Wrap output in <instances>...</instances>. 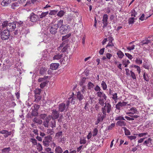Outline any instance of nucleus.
Instances as JSON below:
<instances>
[{
  "mask_svg": "<svg viewBox=\"0 0 153 153\" xmlns=\"http://www.w3.org/2000/svg\"><path fill=\"white\" fill-rule=\"evenodd\" d=\"M16 27L15 22L8 23L7 21H1V25H0V30L2 31L4 29H6L9 32L14 30Z\"/></svg>",
  "mask_w": 153,
  "mask_h": 153,
  "instance_id": "nucleus-1",
  "label": "nucleus"
},
{
  "mask_svg": "<svg viewBox=\"0 0 153 153\" xmlns=\"http://www.w3.org/2000/svg\"><path fill=\"white\" fill-rule=\"evenodd\" d=\"M101 111L102 114L101 113H100L97 115V120L96 121L95 124L98 125L100 122L103 121V119L106 117V114L104 108H102Z\"/></svg>",
  "mask_w": 153,
  "mask_h": 153,
  "instance_id": "nucleus-2",
  "label": "nucleus"
},
{
  "mask_svg": "<svg viewBox=\"0 0 153 153\" xmlns=\"http://www.w3.org/2000/svg\"><path fill=\"white\" fill-rule=\"evenodd\" d=\"M3 30V31H2L0 33L1 39L3 40L8 39L10 35V32L7 30H6V29H4Z\"/></svg>",
  "mask_w": 153,
  "mask_h": 153,
  "instance_id": "nucleus-3",
  "label": "nucleus"
},
{
  "mask_svg": "<svg viewBox=\"0 0 153 153\" xmlns=\"http://www.w3.org/2000/svg\"><path fill=\"white\" fill-rule=\"evenodd\" d=\"M66 103V105L64 103H62L59 105L58 109L59 111L63 112L68 107L70 104L69 101L68 100Z\"/></svg>",
  "mask_w": 153,
  "mask_h": 153,
  "instance_id": "nucleus-4",
  "label": "nucleus"
},
{
  "mask_svg": "<svg viewBox=\"0 0 153 153\" xmlns=\"http://www.w3.org/2000/svg\"><path fill=\"white\" fill-rule=\"evenodd\" d=\"M129 104L127 105V102H119L115 106V108L117 110H120L123 108L124 107H126V108H128L127 106L129 105Z\"/></svg>",
  "mask_w": 153,
  "mask_h": 153,
  "instance_id": "nucleus-5",
  "label": "nucleus"
},
{
  "mask_svg": "<svg viewBox=\"0 0 153 153\" xmlns=\"http://www.w3.org/2000/svg\"><path fill=\"white\" fill-rule=\"evenodd\" d=\"M68 47V44H65L64 43V42H63L58 48V51H60V50H62L61 52H64L66 51Z\"/></svg>",
  "mask_w": 153,
  "mask_h": 153,
  "instance_id": "nucleus-6",
  "label": "nucleus"
},
{
  "mask_svg": "<svg viewBox=\"0 0 153 153\" xmlns=\"http://www.w3.org/2000/svg\"><path fill=\"white\" fill-rule=\"evenodd\" d=\"M69 28L70 27L69 25L66 26L64 25L60 27V32L61 34H65L69 32Z\"/></svg>",
  "mask_w": 153,
  "mask_h": 153,
  "instance_id": "nucleus-7",
  "label": "nucleus"
},
{
  "mask_svg": "<svg viewBox=\"0 0 153 153\" xmlns=\"http://www.w3.org/2000/svg\"><path fill=\"white\" fill-rule=\"evenodd\" d=\"M58 26L55 24L51 25L50 26V31L52 34H55L57 32Z\"/></svg>",
  "mask_w": 153,
  "mask_h": 153,
  "instance_id": "nucleus-8",
  "label": "nucleus"
},
{
  "mask_svg": "<svg viewBox=\"0 0 153 153\" xmlns=\"http://www.w3.org/2000/svg\"><path fill=\"white\" fill-rule=\"evenodd\" d=\"M108 16L107 14H104L102 17V23L103 25L102 26L103 28H104L106 27L108 25Z\"/></svg>",
  "mask_w": 153,
  "mask_h": 153,
  "instance_id": "nucleus-9",
  "label": "nucleus"
},
{
  "mask_svg": "<svg viewBox=\"0 0 153 153\" xmlns=\"http://www.w3.org/2000/svg\"><path fill=\"white\" fill-rule=\"evenodd\" d=\"M51 115L52 116V120H55L59 117V113L56 109H53L52 110V115Z\"/></svg>",
  "mask_w": 153,
  "mask_h": 153,
  "instance_id": "nucleus-10",
  "label": "nucleus"
},
{
  "mask_svg": "<svg viewBox=\"0 0 153 153\" xmlns=\"http://www.w3.org/2000/svg\"><path fill=\"white\" fill-rule=\"evenodd\" d=\"M129 111L126 112V114H131L133 115L135 114H138V111L137 110V109H136L135 108L132 107L129 110H128Z\"/></svg>",
  "mask_w": 153,
  "mask_h": 153,
  "instance_id": "nucleus-11",
  "label": "nucleus"
},
{
  "mask_svg": "<svg viewBox=\"0 0 153 153\" xmlns=\"http://www.w3.org/2000/svg\"><path fill=\"white\" fill-rule=\"evenodd\" d=\"M77 99L79 101V103L81 104L82 101L85 99L84 97L80 91H78L76 94Z\"/></svg>",
  "mask_w": 153,
  "mask_h": 153,
  "instance_id": "nucleus-12",
  "label": "nucleus"
},
{
  "mask_svg": "<svg viewBox=\"0 0 153 153\" xmlns=\"http://www.w3.org/2000/svg\"><path fill=\"white\" fill-rule=\"evenodd\" d=\"M30 19L31 22H35L37 21L38 19V16L37 15L35 14L34 13H32L30 14Z\"/></svg>",
  "mask_w": 153,
  "mask_h": 153,
  "instance_id": "nucleus-13",
  "label": "nucleus"
},
{
  "mask_svg": "<svg viewBox=\"0 0 153 153\" xmlns=\"http://www.w3.org/2000/svg\"><path fill=\"white\" fill-rule=\"evenodd\" d=\"M105 105L102 108H104L105 111V114H106V109H107V112L108 113H109L111 111V104L109 103H107L105 102Z\"/></svg>",
  "mask_w": 153,
  "mask_h": 153,
  "instance_id": "nucleus-14",
  "label": "nucleus"
},
{
  "mask_svg": "<svg viewBox=\"0 0 153 153\" xmlns=\"http://www.w3.org/2000/svg\"><path fill=\"white\" fill-rule=\"evenodd\" d=\"M97 96L99 97V99H105L107 98V96L105 93L101 91L97 92L96 94Z\"/></svg>",
  "mask_w": 153,
  "mask_h": 153,
  "instance_id": "nucleus-15",
  "label": "nucleus"
},
{
  "mask_svg": "<svg viewBox=\"0 0 153 153\" xmlns=\"http://www.w3.org/2000/svg\"><path fill=\"white\" fill-rule=\"evenodd\" d=\"M129 116L130 117L127 116H126L125 117V118L128 121L133 120H134V118H136L139 117V116L137 115H129Z\"/></svg>",
  "mask_w": 153,
  "mask_h": 153,
  "instance_id": "nucleus-16",
  "label": "nucleus"
},
{
  "mask_svg": "<svg viewBox=\"0 0 153 153\" xmlns=\"http://www.w3.org/2000/svg\"><path fill=\"white\" fill-rule=\"evenodd\" d=\"M152 140L151 138H149L145 141L143 143V145L149 146L152 145Z\"/></svg>",
  "mask_w": 153,
  "mask_h": 153,
  "instance_id": "nucleus-17",
  "label": "nucleus"
},
{
  "mask_svg": "<svg viewBox=\"0 0 153 153\" xmlns=\"http://www.w3.org/2000/svg\"><path fill=\"white\" fill-rule=\"evenodd\" d=\"M59 64L57 63H52L50 66V68L52 70H56L59 66Z\"/></svg>",
  "mask_w": 153,
  "mask_h": 153,
  "instance_id": "nucleus-18",
  "label": "nucleus"
},
{
  "mask_svg": "<svg viewBox=\"0 0 153 153\" xmlns=\"http://www.w3.org/2000/svg\"><path fill=\"white\" fill-rule=\"evenodd\" d=\"M124 120L118 121L117 122L116 125L118 126L123 127L126 125V123H125Z\"/></svg>",
  "mask_w": 153,
  "mask_h": 153,
  "instance_id": "nucleus-19",
  "label": "nucleus"
},
{
  "mask_svg": "<svg viewBox=\"0 0 153 153\" xmlns=\"http://www.w3.org/2000/svg\"><path fill=\"white\" fill-rule=\"evenodd\" d=\"M150 65L147 61H145L143 65V67L146 69L149 70L150 67Z\"/></svg>",
  "mask_w": 153,
  "mask_h": 153,
  "instance_id": "nucleus-20",
  "label": "nucleus"
},
{
  "mask_svg": "<svg viewBox=\"0 0 153 153\" xmlns=\"http://www.w3.org/2000/svg\"><path fill=\"white\" fill-rule=\"evenodd\" d=\"M11 0H3L1 3V4L4 6H7L11 3Z\"/></svg>",
  "mask_w": 153,
  "mask_h": 153,
  "instance_id": "nucleus-21",
  "label": "nucleus"
},
{
  "mask_svg": "<svg viewBox=\"0 0 153 153\" xmlns=\"http://www.w3.org/2000/svg\"><path fill=\"white\" fill-rule=\"evenodd\" d=\"M68 60V58L66 56H65L63 58H61L60 60V62L61 64H65Z\"/></svg>",
  "mask_w": 153,
  "mask_h": 153,
  "instance_id": "nucleus-22",
  "label": "nucleus"
},
{
  "mask_svg": "<svg viewBox=\"0 0 153 153\" xmlns=\"http://www.w3.org/2000/svg\"><path fill=\"white\" fill-rule=\"evenodd\" d=\"M55 153H62L63 150L62 148L59 146H56L55 150Z\"/></svg>",
  "mask_w": 153,
  "mask_h": 153,
  "instance_id": "nucleus-23",
  "label": "nucleus"
},
{
  "mask_svg": "<svg viewBox=\"0 0 153 153\" xmlns=\"http://www.w3.org/2000/svg\"><path fill=\"white\" fill-rule=\"evenodd\" d=\"M106 48H115L117 49V48L114 46V43L112 42H108V45L106 46Z\"/></svg>",
  "mask_w": 153,
  "mask_h": 153,
  "instance_id": "nucleus-24",
  "label": "nucleus"
},
{
  "mask_svg": "<svg viewBox=\"0 0 153 153\" xmlns=\"http://www.w3.org/2000/svg\"><path fill=\"white\" fill-rule=\"evenodd\" d=\"M63 56V54H59L54 55L53 57V59L54 60H59L61 59L62 58Z\"/></svg>",
  "mask_w": 153,
  "mask_h": 153,
  "instance_id": "nucleus-25",
  "label": "nucleus"
},
{
  "mask_svg": "<svg viewBox=\"0 0 153 153\" xmlns=\"http://www.w3.org/2000/svg\"><path fill=\"white\" fill-rule=\"evenodd\" d=\"M118 57L120 59H122L124 56V53L120 50H119L117 53Z\"/></svg>",
  "mask_w": 153,
  "mask_h": 153,
  "instance_id": "nucleus-26",
  "label": "nucleus"
},
{
  "mask_svg": "<svg viewBox=\"0 0 153 153\" xmlns=\"http://www.w3.org/2000/svg\"><path fill=\"white\" fill-rule=\"evenodd\" d=\"M71 35V34L69 33L65 36H63L62 39V40L64 41L63 42H64V43H65L66 41H68V39L70 36Z\"/></svg>",
  "mask_w": 153,
  "mask_h": 153,
  "instance_id": "nucleus-27",
  "label": "nucleus"
},
{
  "mask_svg": "<svg viewBox=\"0 0 153 153\" xmlns=\"http://www.w3.org/2000/svg\"><path fill=\"white\" fill-rule=\"evenodd\" d=\"M94 85V84L91 82H89L87 85L88 88L89 90H92L93 88Z\"/></svg>",
  "mask_w": 153,
  "mask_h": 153,
  "instance_id": "nucleus-28",
  "label": "nucleus"
},
{
  "mask_svg": "<svg viewBox=\"0 0 153 153\" xmlns=\"http://www.w3.org/2000/svg\"><path fill=\"white\" fill-rule=\"evenodd\" d=\"M33 121L34 122L37 123L39 124H41L42 123V120L38 119L37 118L35 117L33 119Z\"/></svg>",
  "mask_w": 153,
  "mask_h": 153,
  "instance_id": "nucleus-29",
  "label": "nucleus"
},
{
  "mask_svg": "<svg viewBox=\"0 0 153 153\" xmlns=\"http://www.w3.org/2000/svg\"><path fill=\"white\" fill-rule=\"evenodd\" d=\"M47 70V68L45 67H42L40 68V74L41 75L44 74Z\"/></svg>",
  "mask_w": 153,
  "mask_h": 153,
  "instance_id": "nucleus-30",
  "label": "nucleus"
},
{
  "mask_svg": "<svg viewBox=\"0 0 153 153\" xmlns=\"http://www.w3.org/2000/svg\"><path fill=\"white\" fill-rule=\"evenodd\" d=\"M143 77L144 79L147 82L149 81V78L148 75L146 73H144L143 74Z\"/></svg>",
  "mask_w": 153,
  "mask_h": 153,
  "instance_id": "nucleus-31",
  "label": "nucleus"
},
{
  "mask_svg": "<svg viewBox=\"0 0 153 153\" xmlns=\"http://www.w3.org/2000/svg\"><path fill=\"white\" fill-rule=\"evenodd\" d=\"M130 63V62L128 60L124 59L123 60V64L125 66V67H127L128 65Z\"/></svg>",
  "mask_w": 153,
  "mask_h": 153,
  "instance_id": "nucleus-32",
  "label": "nucleus"
},
{
  "mask_svg": "<svg viewBox=\"0 0 153 153\" xmlns=\"http://www.w3.org/2000/svg\"><path fill=\"white\" fill-rule=\"evenodd\" d=\"M122 120H125V119L122 116H117L115 117V120L120 121Z\"/></svg>",
  "mask_w": 153,
  "mask_h": 153,
  "instance_id": "nucleus-33",
  "label": "nucleus"
},
{
  "mask_svg": "<svg viewBox=\"0 0 153 153\" xmlns=\"http://www.w3.org/2000/svg\"><path fill=\"white\" fill-rule=\"evenodd\" d=\"M101 85L103 90H105L107 89V85L105 82L102 81Z\"/></svg>",
  "mask_w": 153,
  "mask_h": 153,
  "instance_id": "nucleus-34",
  "label": "nucleus"
},
{
  "mask_svg": "<svg viewBox=\"0 0 153 153\" xmlns=\"http://www.w3.org/2000/svg\"><path fill=\"white\" fill-rule=\"evenodd\" d=\"M63 20L62 19H60L59 21H58V23L56 25H57L58 26V28L59 27H61L62 26H63Z\"/></svg>",
  "mask_w": 153,
  "mask_h": 153,
  "instance_id": "nucleus-35",
  "label": "nucleus"
},
{
  "mask_svg": "<svg viewBox=\"0 0 153 153\" xmlns=\"http://www.w3.org/2000/svg\"><path fill=\"white\" fill-rule=\"evenodd\" d=\"M48 11L45 12H42L41 14L39 15L40 18V19H42L44 17L46 16L48 14Z\"/></svg>",
  "mask_w": 153,
  "mask_h": 153,
  "instance_id": "nucleus-36",
  "label": "nucleus"
},
{
  "mask_svg": "<svg viewBox=\"0 0 153 153\" xmlns=\"http://www.w3.org/2000/svg\"><path fill=\"white\" fill-rule=\"evenodd\" d=\"M106 100V99H105V100L104 99H99V102L101 106H103L104 105L105 101Z\"/></svg>",
  "mask_w": 153,
  "mask_h": 153,
  "instance_id": "nucleus-37",
  "label": "nucleus"
},
{
  "mask_svg": "<svg viewBox=\"0 0 153 153\" xmlns=\"http://www.w3.org/2000/svg\"><path fill=\"white\" fill-rule=\"evenodd\" d=\"M52 140V137L49 135L45 137L44 140L49 143Z\"/></svg>",
  "mask_w": 153,
  "mask_h": 153,
  "instance_id": "nucleus-38",
  "label": "nucleus"
},
{
  "mask_svg": "<svg viewBox=\"0 0 153 153\" xmlns=\"http://www.w3.org/2000/svg\"><path fill=\"white\" fill-rule=\"evenodd\" d=\"M150 42V41L149 40L147 39L143 40L141 42V45H143L144 44H147Z\"/></svg>",
  "mask_w": 153,
  "mask_h": 153,
  "instance_id": "nucleus-39",
  "label": "nucleus"
},
{
  "mask_svg": "<svg viewBox=\"0 0 153 153\" xmlns=\"http://www.w3.org/2000/svg\"><path fill=\"white\" fill-rule=\"evenodd\" d=\"M135 62L137 64L140 65L142 63V60L140 58H137L135 60Z\"/></svg>",
  "mask_w": 153,
  "mask_h": 153,
  "instance_id": "nucleus-40",
  "label": "nucleus"
},
{
  "mask_svg": "<svg viewBox=\"0 0 153 153\" xmlns=\"http://www.w3.org/2000/svg\"><path fill=\"white\" fill-rule=\"evenodd\" d=\"M123 128L125 131V134L126 135H130L131 133L129 130L127 129L126 127H123Z\"/></svg>",
  "mask_w": 153,
  "mask_h": 153,
  "instance_id": "nucleus-41",
  "label": "nucleus"
},
{
  "mask_svg": "<svg viewBox=\"0 0 153 153\" xmlns=\"http://www.w3.org/2000/svg\"><path fill=\"white\" fill-rule=\"evenodd\" d=\"M48 82V81L46 80L45 81L41 83L40 84V87L41 88H44Z\"/></svg>",
  "mask_w": 153,
  "mask_h": 153,
  "instance_id": "nucleus-42",
  "label": "nucleus"
},
{
  "mask_svg": "<svg viewBox=\"0 0 153 153\" xmlns=\"http://www.w3.org/2000/svg\"><path fill=\"white\" fill-rule=\"evenodd\" d=\"M19 4L18 3L15 2L12 4V8L13 9H16V7H18L19 6Z\"/></svg>",
  "mask_w": 153,
  "mask_h": 153,
  "instance_id": "nucleus-43",
  "label": "nucleus"
},
{
  "mask_svg": "<svg viewBox=\"0 0 153 153\" xmlns=\"http://www.w3.org/2000/svg\"><path fill=\"white\" fill-rule=\"evenodd\" d=\"M65 13V12L64 11L61 10L58 13L57 15L61 17L64 15Z\"/></svg>",
  "mask_w": 153,
  "mask_h": 153,
  "instance_id": "nucleus-44",
  "label": "nucleus"
},
{
  "mask_svg": "<svg viewBox=\"0 0 153 153\" xmlns=\"http://www.w3.org/2000/svg\"><path fill=\"white\" fill-rule=\"evenodd\" d=\"M111 95L112 96V99L114 100V101H116L118 99L117 93H114L112 94Z\"/></svg>",
  "mask_w": 153,
  "mask_h": 153,
  "instance_id": "nucleus-45",
  "label": "nucleus"
},
{
  "mask_svg": "<svg viewBox=\"0 0 153 153\" xmlns=\"http://www.w3.org/2000/svg\"><path fill=\"white\" fill-rule=\"evenodd\" d=\"M30 141L32 142L33 145H36L37 144V141L35 139L31 138Z\"/></svg>",
  "mask_w": 153,
  "mask_h": 153,
  "instance_id": "nucleus-46",
  "label": "nucleus"
},
{
  "mask_svg": "<svg viewBox=\"0 0 153 153\" xmlns=\"http://www.w3.org/2000/svg\"><path fill=\"white\" fill-rule=\"evenodd\" d=\"M86 79L83 77L79 82V85L80 86H83L85 82Z\"/></svg>",
  "mask_w": 153,
  "mask_h": 153,
  "instance_id": "nucleus-47",
  "label": "nucleus"
},
{
  "mask_svg": "<svg viewBox=\"0 0 153 153\" xmlns=\"http://www.w3.org/2000/svg\"><path fill=\"white\" fill-rule=\"evenodd\" d=\"M41 91L42 90L41 89H36L34 90V93L36 94H40Z\"/></svg>",
  "mask_w": 153,
  "mask_h": 153,
  "instance_id": "nucleus-48",
  "label": "nucleus"
},
{
  "mask_svg": "<svg viewBox=\"0 0 153 153\" xmlns=\"http://www.w3.org/2000/svg\"><path fill=\"white\" fill-rule=\"evenodd\" d=\"M135 45H132L131 46H127L126 48L127 50L130 51L132 50H133L134 49Z\"/></svg>",
  "mask_w": 153,
  "mask_h": 153,
  "instance_id": "nucleus-49",
  "label": "nucleus"
},
{
  "mask_svg": "<svg viewBox=\"0 0 153 153\" xmlns=\"http://www.w3.org/2000/svg\"><path fill=\"white\" fill-rule=\"evenodd\" d=\"M16 27H20L21 25H22L23 24V22L20 21L19 22H15Z\"/></svg>",
  "mask_w": 153,
  "mask_h": 153,
  "instance_id": "nucleus-50",
  "label": "nucleus"
},
{
  "mask_svg": "<svg viewBox=\"0 0 153 153\" xmlns=\"http://www.w3.org/2000/svg\"><path fill=\"white\" fill-rule=\"evenodd\" d=\"M79 143L80 144H85L86 143V140L84 137L81 138Z\"/></svg>",
  "mask_w": 153,
  "mask_h": 153,
  "instance_id": "nucleus-51",
  "label": "nucleus"
},
{
  "mask_svg": "<svg viewBox=\"0 0 153 153\" xmlns=\"http://www.w3.org/2000/svg\"><path fill=\"white\" fill-rule=\"evenodd\" d=\"M134 17L130 18L129 19L128 22L129 24H132L134 23Z\"/></svg>",
  "mask_w": 153,
  "mask_h": 153,
  "instance_id": "nucleus-52",
  "label": "nucleus"
},
{
  "mask_svg": "<svg viewBox=\"0 0 153 153\" xmlns=\"http://www.w3.org/2000/svg\"><path fill=\"white\" fill-rule=\"evenodd\" d=\"M147 18L148 17H146L145 18V15L144 14H143L139 18V19L141 21H143L144 20L146 19H147Z\"/></svg>",
  "mask_w": 153,
  "mask_h": 153,
  "instance_id": "nucleus-53",
  "label": "nucleus"
},
{
  "mask_svg": "<svg viewBox=\"0 0 153 153\" xmlns=\"http://www.w3.org/2000/svg\"><path fill=\"white\" fill-rule=\"evenodd\" d=\"M131 12V16L135 17L137 15V12L134 10H132Z\"/></svg>",
  "mask_w": 153,
  "mask_h": 153,
  "instance_id": "nucleus-54",
  "label": "nucleus"
},
{
  "mask_svg": "<svg viewBox=\"0 0 153 153\" xmlns=\"http://www.w3.org/2000/svg\"><path fill=\"white\" fill-rule=\"evenodd\" d=\"M94 89L95 91L98 92L100 91L101 90L100 88L98 85H97L94 88Z\"/></svg>",
  "mask_w": 153,
  "mask_h": 153,
  "instance_id": "nucleus-55",
  "label": "nucleus"
},
{
  "mask_svg": "<svg viewBox=\"0 0 153 153\" xmlns=\"http://www.w3.org/2000/svg\"><path fill=\"white\" fill-rule=\"evenodd\" d=\"M98 132V130L97 128H95L93 132V136H96L97 135Z\"/></svg>",
  "mask_w": 153,
  "mask_h": 153,
  "instance_id": "nucleus-56",
  "label": "nucleus"
},
{
  "mask_svg": "<svg viewBox=\"0 0 153 153\" xmlns=\"http://www.w3.org/2000/svg\"><path fill=\"white\" fill-rule=\"evenodd\" d=\"M51 119H52V116L51 115H49L46 117L45 121L46 122L49 123V121Z\"/></svg>",
  "mask_w": 153,
  "mask_h": 153,
  "instance_id": "nucleus-57",
  "label": "nucleus"
},
{
  "mask_svg": "<svg viewBox=\"0 0 153 153\" xmlns=\"http://www.w3.org/2000/svg\"><path fill=\"white\" fill-rule=\"evenodd\" d=\"M131 75V77L134 79H136V76L135 75L134 72L132 71H130Z\"/></svg>",
  "mask_w": 153,
  "mask_h": 153,
  "instance_id": "nucleus-58",
  "label": "nucleus"
},
{
  "mask_svg": "<svg viewBox=\"0 0 153 153\" xmlns=\"http://www.w3.org/2000/svg\"><path fill=\"white\" fill-rule=\"evenodd\" d=\"M51 127L52 128H54L56 127V122L55 120H53L51 122Z\"/></svg>",
  "mask_w": 153,
  "mask_h": 153,
  "instance_id": "nucleus-59",
  "label": "nucleus"
},
{
  "mask_svg": "<svg viewBox=\"0 0 153 153\" xmlns=\"http://www.w3.org/2000/svg\"><path fill=\"white\" fill-rule=\"evenodd\" d=\"M106 56L107 59H110L112 57V55L109 53H107L106 54Z\"/></svg>",
  "mask_w": 153,
  "mask_h": 153,
  "instance_id": "nucleus-60",
  "label": "nucleus"
},
{
  "mask_svg": "<svg viewBox=\"0 0 153 153\" xmlns=\"http://www.w3.org/2000/svg\"><path fill=\"white\" fill-rule=\"evenodd\" d=\"M37 145V149L39 151L42 150V148L41 144L39 143H38Z\"/></svg>",
  "mask_w": 153,
  "mask_h": 153,
  "instance_id": "nucleus-61",
  "label": "nucleus"
},
{
  "mask_svg": "<svg viewBox=\"0 0 153 153\" xmlns=\"http://www.w3.org/2000/svg\"><path fill=\"white\" fill-rule=\"evenodd\" d=\"M115 126V123H112L108 127V130H111Z\"/></svg>",
  "mask_w": 153,
  "mask_h": 153,
  "instance_id": "nucleus-62",
  "label": "nucleus"
},
{
  "mask_svg": "<svg viewBox=\"0 0 153 153\" xmlns=\"http://www.w3.org/2000/svg\"><path fill=\"white\" fill-rule=\"evenodd\" d=\"M57 11L55 10H51L49 13V15H55L56 14Z\"/></svg>",
  "mask_w": 153,
  "mask_h": 153,
  "instance_id": "nucleus-63",
  "label": "nucleus"
},
{
  "mask_svg": "<svg viewBox=\"0 0 153 153\" xmlns=\"http://www.w3.org/2000/svg\"><path fill=\"white\" fill-rule=\"evenodd\" d=\"M10 150V147H8L5 148L3 149H2V152H4L6 151L9 152Z\"/></svg>",
  "mask_w": 153,
  "mask_h": 153,
  "instance_id": "nucleus-64",
  "label": "nucleus"
}]
</instances>
